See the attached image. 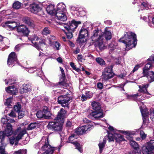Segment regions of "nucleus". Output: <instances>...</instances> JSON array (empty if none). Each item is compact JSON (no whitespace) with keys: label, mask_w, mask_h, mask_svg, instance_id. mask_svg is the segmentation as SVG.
<instances>
[{"label":"nucleus","mask_w":154,"mask_h":154,"mask_svg":"<svg viewBox=\"0 0 154 154\" xmlns=\"http://www.w3.org/2000/svg\"><path fill=\"white\" fill-rule=\"evenodd\" d=\"M5 137V135L4 134V132L3 131L0 132V142H1V143L0 144V145H5V147L6 146L5 144L3 142V140L4 139V138Z\"/></svg>","instance_id":"obj_37"},{"label":"nucleus","mask_w":154,"mask_h":154,"mask_svg":"<svg viewBox=\"0 0 154 154\" xmlns=\"http://www.w3.org/2000/svg\"><path fill=\"white\" fill-rule=\"evenodd\" d=\"M108 129L111 132L114 133V134H113L112 133H108V136H106L103 139V142L100 143L98 145L100 153H102L103 150L106 142V138H108L109 142L114 141V139L118 142H119L124 140V138L122 136L119 134H117L116 132V130L113 127L109 126Z\"/></svg>","instance_id":"obj_4"},{"label":"nucleus","mask_w":154,"mask_h":154,"mask_svg":"<svg viewBox=\"0 0 154 154\" xmlns=\"http://www.w3.org/2000/svg\"><path fill=\"white\" fill-rule=\"evenodd\" d=\"M17 25L18 24L16 22L8 21L6 22L2 26H3L8 27L10 29L13 30L15 27L17 28Z\"/></svg>","instance_id":"obj_18"},{"label":"nucleus","mask_w":154,"mask_h":154,"mask_svg":"<svg viewBox=\"0 0 154 154\" xmlns=\"http://www.w3.org/2000/svg\"><path fill=\"white\" fill-rule=\"evenodd\" d=\"M30 11L35 14L40 15L43 13L41 5L36 3L30 4L29 7Z\"/></svg>","instance_id":"obj_11"},{"label":"nucleus","mask_w":154,"mask_h":154,"mask_svg":"<svg viewBox=\"0 0 154 154\" xmlns=\"http://www.w3.org/2000/svg\"><path fill=\"white\" fill-rule=\"evenodd\" d=\"M96 62L100 65H103L105 63L104 60L101 58L98 57L96 59Z\"/></svg>","instance_id":"obj_45"},{"label":"nucleus","mask_w":154,"mask_h":154,"mask_svg":"<svg viewBox=\"0 0 154 154\" xmlns=\"http://www.w3.org/2000/svg\"><path fill=\"white\" fill-rule=\"evenodd\" d=\"M21 47L22 45L21 44H18L17 45L15 48V50L17 51H18L21 48Z\"/></svg>","instance_id":"obj_56"},{"label":"nucleus","mask_w":154,"mask_h":154,"mask_svg":"<svg viewBox=\"0 0 154 154\" xmlns=\"http://www.w3.org/2000/svg\"><path fill=\"white\" fill-rule=\"evenodd\" d=\"M5 136L8 137L10 136L12 134H13V132L12 130V126L10 124H8L7 125L6 128L4 131Z\"/></svg>","instance_id":"obj_24"},{"label":"nucleus","mask_w":154,"mask_h":154,"mask_svg":"<svg viewBox=\"0 0 154 154\" xmlns=\"http://www.w3.org/2000/svg\"><path fill=\"white\" fill-rule=\"evenodd\" d=\"M114 73L112 71V67L110 66L106 68L103 73L102 78L105 80H107L113 77Z\"/></svg>","instance_id":"obj_13"},{"label":"nucleus","mask_w":154,"mask_h":154,"mask_svg":"<svg viewBox=\"0 0 154 154\" xmlns=\"http://www.w3.org/2000/svg\"><path fill=\"white\" fill-rule=\"evenodd\" d=\"M56 10V13H66V6L63 3H60L57 4Z\"/></svg>","instance_id":"obj_21"},{"label":"nucleus","mask_w":154,"mask_h":154,"mask_svg":"<svg viewBox=\"0 0 154 154\" xmlns=\"http://www.w3.org/2000/svg\"><path fill=\"white\" fill-rule=\"evenodd\" d=\"M91 105L92 106L93 109L95 111L102 110L101 109L100 104L98 102L93 101L91 103Z\"/></svg>","instance_id":"obj_30"},{"label":"nucleus","mask_w":154,"mask_h":154,"mask_svg":"<svg viewBox=\"0 0 154 154\" xmlns=\"http://www.w3.org/2000/svg\"><path fill=\"white\" fill-rule=\"evenodd\" d=\"M81 23L80 21L77 22L75 20H72L63 25L64 28L67 32H66L64 30H63V31L65 33L68 39H70L72 37V32L76 28L78 25Z\"/></svg>","instance_id":"obj_7"},{"label":"nucleus","mask_w":154,"mask_h":154,"mask_svg":"<svg viewBox=\"0 0 154 154\" xmlns=\"http://www.w3.org/2000/svg\"><path fill=\"white\" fill-rule=\"evenodd\" d=\"M93 128L94 125L92 124L85 125L78 128L77 130V134H82L84 133H86L87 131H90Z\"/></svg>","instance_id":"obj_15"},{"label":"nucleus","mask_w":154,"mask_h":154,"mask_svg":"<svg viewBox=\"0 0 154 154\" xmlns=\"http://www.w3.org/2000/svg\"><path fill=\"white\" fill-rule=\"evenodd\" d=\"M46 10L48 14L51 15H54L56 14V10L53 4L48 5L46 8Z\"/></svg>","instance_id":"obj_19"},{"label":"nucleus","mask_w":154,"mask_h":154,"mask_svg":"<svg viewBox=\"0 0 154 154\" xmlns=\"http://www.w3.org/2000/svg\"><path fill=\"white\" fill-rule=\"evenodd\" d=\"M26 150L25 149H21L18 151H15L13 154H26Z\"/></svg>","instance_id":"obj_40"},{"label":"nucleus","mask_w":154,"mask_h":154,"mask_svg":"<svg viewBox=\"0 0 154 154\" xmlns=\"http://www.w3.org/2000/svg\"><path fill=\"white\" fill-rule=\"evenodd\" d=\"M39 39V38L35 35L32 36L30 38V39L33 44V46L38 50H39L40 49L39 47V45L37 44L35 41H38Z\"/></svg>","instance_id":"obj_23"},{"label":"nucleus","mask_w":154,"mask_h":154,"mask_svg":"<svg viewBox=\"0 0 154 154\" xmlns=\"http://www.w3.org/2000/svg\"><path fill=\"white\" fill-rule=\"evenodd\" d=\"M70 8L71 9L72 11L76 10L77 9V8L76 7L73 6H70Z\"/></svg>","instance_id":"obj_64"},{"label":"nucleus","mask_w":154,"mask_h":154,"mask_svg":"<svg viewBox=\"0 0 154 154\" xmlns=\"http://www.w3.org/2000/svg\"><path fill=\"white\" fill-rule=\"evenodd\" d=\"M17 56L14 52H11L9 55L8 60V64L10 66H13L15 63H17Z\"/></svg>","instance_id":"obj_17"},{"label":"nucleus","mask_w":154,"mask_h":154,"mask_svg":"<svg viewBox=\"0 0 154 154\" xmlns=\"http://www.w3.org/2000/svg\"><path fill=\"white\" fill-rule=\"evenodd\" d=\"M10 121V120H8V119H7V117L6 116H5V118H2L1 119V122L2 123H3L4 124H7V125L8 124H9L8 122V121Z\"/></svg>","instance_id":"obj_47"},{"label":"nucleus","mask_w":154,"mask_h":154,"mask_svg":"<svg viewBox=\"0 0 154 154\" xmlns=\"http://www.w3.org/2000/svg\"><path fill=\"white\" fill-rule=\"evenodd\" d=\"M121 133L123 134L126 136V138L129 140L131 145L134 149H137L138 147V145L137 143L131 137V135L134 134L132 132L129 131H120Z\"/></svg>","instance_id":"obj_12"},{"label":"nucleus","mask_w":154,"mask_h":154,"mask_svg":"<svg viewBox=\"0 0 154 154\" xmlns=\"http://www.w3.org/2000/svg\"><path fill=\"white\" fill-rule=\"evenodd\" d=\"M32 4L30 3V2L29 0H26V1H25L23 4L25 6L28 5H29V6L30 4Z\"/></svg>","instance_id":"obj_57"},{"label":"nucleus","mask_w":154,"mask_h":154,"mask_svg":"<svg viewBox=\"0 0 154 154\" xmlns=\"http://www.w3.org/2000/svg\"><path fill=\"white\" fill-rule=\"evenodd\" d=\"M66 112L61 109L58 112L55 121L50 122L47 126V128L52 131H60L62 129V126L65 117Z\"/></svg>","instance_id":"obj_3"},{"label":"nucleus","mask_w":154,"mask_h":154,"mask_svg":"<svg viewBox=\"0 0 154 154\" xmlns=\"http://www.w3.org/2000/svg\"><path fill=\"white\" fill-rule=\"evenodd\" d=\"M97 86L98 89H101L103 88V84L99 82L97 83Z\"/></svg>","instance_id":"obj_54"},{"label":"nucleus","mask_w":154,"mask_h":154,"mask_svg":"<svg viewBox=\"0 0 154 154\" xmlns=\"http://www.w3.org/2000/svg\"><path fill=\"white\" fill-rule=\"evenodd\" d=\"M66 125L67 127H70L72 125V123L70 121H67L66 123Z\"/></svg>","instance_id":"obj_63"},{"label":"nucleus","mask_w":154,"mask_h":154,"mask_svg":"<svg viewBox=\"0 0 154 154\" xmlns=\"http://www.w3.org/2000/svg\"><path fill=\"white\" fill-rule=\"evenodd\" d=\"M26 128L23 126L18 127L13 132L14 136L9 138L10 143L13 145L15 142L22 139L24 135L27 133Z\"/></svg>","instance_id":"obj_6"},{"label":"nucleus","mask_w":154,"mask_h":154,"mask_svg":"<svg viewBox=\"0 0 154 154\" xmlns=\"http://www.w3.org/2000/svg\"><path fill=\"white\" fill-rule=\"evenodd\" d=\"M5 84L7 85H10L14 84L15 80L14 79H9L8 80H5Z\"/></svg>","instance_id":"obj_49"},{"label":"nucleus","mask_w":154,"mask_h":154,"mask_svg":"<svg viewBox=\"0 0 154 154\" xmlns=\"http://www.w3.org/2000/svg\"><path fill=\"white\" fill-rule=\"evenodd\" d=\"M85 95L88 98H90L92 97L93 96L92 94L90 91H87L85 93Z\"/></svg>","instance_id":"obj_51"},{"label":"nucleus","mask_w":154,"mask_h":154,"mask_svg":"<svg viewBox=\"0 0 154 154\" xmlns=\"http://www.w3.org/2000/svg\"><path fill=\"white\" fill-rule=\"evenodd\" d=\"M46 40L45 39H43L41 40V41L39 42V45H40V49H41V47H46L47 46L46 44Z\"/></svg>","instance_id":"obj_36"},{"label":"nucleus","mask_w":154,"mask_h":154,"mask_svg":"<svg viewBox=\"0 0 154 154\" xmlns=\"http://www.w3.org/2000/svg\"><path fill=\"white\" fill-rule=\"evenodd\" d=\"M9 116L13 117H15L16 116L15 113L13 111H12L9 114Z\"/></svg>","instance_id":"obj_58"},{"label":"nucleus","mask_w":154,"mask_h":154,"mask_svg":"<svg viewBox=\"0 0 154 154\" xmlns=\"http://www.w3.org/2000/svg\"><path fill=\"white\" fill-rule=\"evenodd\" d=\"M149 60H150L152 62L154 63V56H151L149 58Z\"/></svg>","instance_id":"obj_61"},{"label":"nucleus","mask_w":154,"mask_h":154,"mask_svg":"<svg viewBox=\"0 0 154 154\" xmlns=\"http://www.w3.org/2000/svg\"><path fill=\"white\" fill-rule=\"evenodd\" d=\"M150 118L152 121H154V110L150 114Z\"/></svg>","instance_id":"obj_60"},{"label":"nucleus","mask_w":154,"mask_h":154,"mask_svg":"<svg viewBox=\"0 0 154 154\" xmlns=\"http://www.w3.org/2000/svg\"><path fill=\"white\" fill-rule=\"evenodd\" d=\"M109 29V28L106 27L103 34L100 35L99 36L98 31L94 30L93 32V35L91 38L93 41L95 42V46L98 48L100 50L105 48V47L103 44L104 38L106 40H109L112 38V33Z\"/></svg>","instance_id":"obj_2"},{"label":"nucleus","mask_w":154,"mask_h":154,"mask_svg":"<svg viewBox=\"0 0 154 154\" xmlns=\"http://www.w3.org/2000/svg\"><path fill=\"white\" fill-rule=\"evenodd\" d=\"M140 6L141 10H143L145 9H147L149 8V6L148 5L147 3L143 2L140 4V5L139 6Z\"/></svg>","instance_id":"obj_38"},{"label":"nucleus","mask_w":154,"mask_h":154,"mask_svg":"<svg viewBox=\"0 0 154 154\" xmlns=\"http://www.w3.org/2000/svg\"><path fill=\"white\" fill-rule=\"evenodd\" d=\"M12 97H11L7 98L5 103V105L8 106H10L12 101Z\"/></svg>","instance_id":"obj_46"},{"label":"nucleus","mask_w":154,"mask_h":154,"mask_svg":"<svg viewBox=\"0 0 154 154\" xmlns=\"http://www.w3.org/2000/svg\"><path fill=\"white\" fill-rule=\"evenodd\" d=\"M65 85V83L64 82L62 81L61 82H59L58 83V84H56V85H55L53 83L51 84V87H54V86H56V87H60L61 86H64Z\"/></svg>","instance_id":"obj_39"},{"label":"nucleus","mask_w":154,"mask_h":154,"mask_svg":"<svg viewBox=\"0 0 154 154\" xmlns=\"http://www.w3.org/2000/svg\"><path fill=\"white\" fill-rule=\"evenodd\" d=\"M35 69H34L33 68H31L27 69V71H28V72L30 73H32L35 70Z\"/></svg>","instance_id":"obj_55"},{"label":"nucleus","mask_w":154,"mask_h":154,"mask_svg":"<svg viewBox=\"0 0 154 154\" xmlns=\"http://www.w3.org/2000/svg\"><path fill=\"white\" fill-rule=\"evenodd\" d=\"M66 13H56L55 15L58 19L62 21H65L67 20Z\"/></svg>","instance_id":"obj_28"},{"label":"nucleus","mask_w":154,"mask_h":154,"mask_svg":"<svg viewBox=\"0 0 154 154\" xmlns=\"http://www.w3.org/2000/svg\"><path fill=\"white\" fill-rule=\"evenodd\" d=\"M91 115L95 119H98L103 116L102 110L94 111L91 113Z\"/></svg>","instance_id":"obj_26"},{"label":"nucleus","mask_w":154,"mask_h":154,"mask_svg":"<svg viewBox=\"0 0 154 154\" xmlns=\"http://www.w3.org/2000/svg\"><path fill=\"white\" fill-rule=\"evenodd\" d=\"M117 44L114 41L112 42L108 46V48L109 50V53L111 54L114 50H115L116 51H117Z\"/></svg>","instance_id":"obj_27"},{"label":"nucleus","mask_w":154,"mask_h":154,"mask_svg":"<svg viewBox=\"0 0 154 154\" xmlns=\"http://www.w3.org/2000/svg\"><path fill=\"white\" fill-rule=\"evenodd\" d=\"M17 30L18 32L22 33L24 36L27 37L30 31L27 26L23 24L17 25Z\"/></svg>","instance_id":"obj_14"},{"label":"nucleus","mask_w":154,"mask_h":154,"mask_svg":"<svg viewBox=\"0 0 154 154\" xmlns=\"http://www.w3.org/2000/svg\"><path fill=\"white\" fill-rule=\"evenodd\" d=\"M88 35V31L85 29L82 28L80 31L79 38L82 39L84 38Z\"/></svg>","instance_id":"obj_29"},{"label":"nucleus","mask_w":154,"mask_h":154,"mask_svg":"<svg viewBox=\"0 0 154 154\" xmlns=\"http://www.w3.org/2000/svg\"><path fill=\"white\" fill-rule=\"evenodd\" d=\"M77 135L72 134L68 138L69 141V143H72V141L75 139H77Z\"/></svg>","instance_id":"obj_41"},{"label":"nucleus","mask_w":154,"mask_h":154,"mask_svg":"<svg viewBox=\"0 0 154 154\" xmlns=\"http://www.w3.org/2000/svg\"><path fill=\"white\" fill-rule=\"evenodd\" d=\"M76 149L80 152L82 153L83 152L82 146L80 144L77 142H73L72 143Z\"/></svg>","instance_id":"obj_32"},{"label":"nucleus","mask_w":154,"mask_h":154,"mask_svg":"<svg viewBox=\"0 0 154 154\" xmlns=\"http://www.w3.org/2000/svg\"><path fill=\"white\" fill-rule=\"evenodd\" d=\"M18 113V117L19 119L22 118L24 115V112L22 111H20Z\"/></svg>","instance_id":"obj_53"},{"label":"nucleus","mask_w":154,"mask_h":154,"mask_svg":"<svg viewBox=\"0 0 154 154\" xmlns=\"http://www.w3.org/2000/svg\"><path fill=\"white\" fill-rule=\"evenodd\" d=\"M11 13V11L10 10H4L2 12H0V21L2 20V18L3 16L5 15H10Z\"/></svg>","instance_id":"obj_34"},{"label":"nucleus","mask_w":154,"mask_h":154,"mask_svg":"<svg viewBox=\"0 0 154 154\" xmlns=\"http://www.w3.org/2000/svg\"><path fill=\"white\" fill-rule=\"evenodd\" d=\"M55 39V37L54 36H52L51 37V39H50L49 40V43L50 45H51L54 44V46L56 48V49H57V50H59V48L60 46V44L58 42L56 41H54L52 40V39L54 40Z\"/></svg>","instance_id":"obj_31"},{"label":"nucleus","mask_w":154,"mask_h":154,"mask_svg":"<svg viewBox=\"0 0 154 154\" xmlns=\"http://www.w3.org/2000/svg\"><path fill=\"white\" fill-rule=\"evenodd\" d=\"M30 87L29 85H23V87L21 89L20 93H26L31 91Z\"/></svg>","instance_id":"obj_33"},{"label":"nucleus","mask_w":154,"mask_h":154,"mask_svg":"<svg viewBox=\"0 0 154 154\" xmlns=\"http://www.w3.org/2000/svg\"><path fill=\"white\" fill-rule=\"evenodd\" d=\"M140 66L139 65H136L134 68L133 70L132 71V72H133V73L135 72V71H137L138 70V68H139Z\"/></svg>","instance_id":"obj_59"},{"label":"nucleus","mask_w":154,"mask_h":154,"mask_svg":"<svg viewBox=\"0 0 154 154\" xmlns=\"http://www.w3.org/2000/svg\"><path fill=\"white\" fill-rule=\"evenodd\" d=\"M6 91L9 93L16 95L18 92L17 89L14 85L9 86L5 88Z\"/></svg>","instance_id":"obj_25"},{"label":"nucleus","mask_w":154,"mask_h":154,"mask_svg":"<svg viewBox=\"0 0 154 154\" xmlns=\"http://www.w3.org/2000/svg\"><path fill=\"white\" fill-rule=\"evenodd\" d=\"M0 154H8L5 150V146L0 145Z\"/></svg>","instance_id":"obj_42"},{"label":"nucleus","mask_w":154,"mask_h":154,"mask_svg":"<svg viewBox=\"0 0 154 154\" xmlns=\"http://www.w3.org/2000/svg\"><path fill=\"white\" fill-rule=\"evenodd\" d=\"M148 62L145 65L143 69V76L146 77L148 80V81L151 82L154 81V72L151 71H148L152 68V63L150 60H148Z\"/></svg>","instance_id":"obj_8"},{"label":"nucleus","mask_w":154,"mask_h":154,"mask_svg":"<svg viewBox=\"0 0 154 154\" xmlns=\"http://www.w3.org/2000/svg\"><path fill=\"white\" fill-rule=\"evenodd\" d=\"M50 30L49 28L48 27H46L43 29L42 33L43 35H47L50 34Z\"/></svg>","instance_id":"obj_43"},{"label":"nucleus","mask_w":154,"mask_h":154,"mask_svg":"<svg viewBox=\"0 0 154 154\" xmlns=\"http://www.w3.org/2000/svg\"><path fill=\"white\" fill-rule=\"evenodd\" d=\"M50 113L46 109H44L43 111L41 110L37 112L36 116L38 118H41L43 117H45L49 116Z\"/></svg>","instance_id":"obj_20"},{"label":"nucleus","mask_w":154,"mask_h":154,"mask_svg":"<svg viewBox=\"0 0 154 154\" xmlns=\"http://www.w3.org/2000/svg\"><path fill=\"white\" fill-rule=\"evenodd\" d=\"M38 127V124L36 122L30 123L27 128H26L27 130H31L36 127Z\"/></svg>","instance_id":"obj_35"},{"label":"nucleus","mask_w":154,"mask_h":154,"mask_svg":"<svg viewBox=\"0 0 154 154\" xmlns=\"http://www.w3.org/2000/svg\"><path fill=\"white\" fill-rule=\"evenodd\" d=\"M54 150V148L49 145L48 138H47L45 140V145L42 147L41 149L39 151L38 154H52Z\"/></svg>","instance_id":"obj_9"},{"label":"nucleus","mask_w":154,"mask_h":154,"mask_svg":"<svg viewBox=\"0 0 154 154\" xmlns=\"http://www.w3.org/2000/svg\"><path fill=\"white\" fill-rule=\"evenodd\" d=\"M81 98H82V100L85 101V100H86L88 98L86 97V96L85 95H84V94H82L81 97Z\"/></svg>","instance_id":"obj_62"},{"label":"nucleus","mask_w":154,"mask_h":154,"mask_svg":"<svg viewBox=\"0 0 154 154\" xmlns=\"http://www.w3.org/2000/svg\"><path fill=\"white\" fill-rule=\"evenodd\" d=\"M154 151V140H151L147 143V146H144L142 148L143 154H152Z\"/></svg>","instance_id":"obj_10"},{"label":"nucleus","mask_w":154,"mask_h":154,"mask_svg":"<svg viewBox=\"0 0 154 154\" xmlns=\"http://www.w3.org/2000/svg\"><path fill=\"white\" fill-rule=\"evenodd\" d=\"M70 65L74 70L77 71V72H79L80 71V69L78 68H76L74 65V64L73 63H70Z\"/></svg>","instance_id":"obj_50"},{"label":"nucleus","mask_w":154,"mask_h":154,"mask_svg":"<svg viewBox=\"0 0 154 154\" xmlns=\"http://www.w3.org/2000/svg\"><path fill=\"white\" fill-rule=\"evenodd\" d=\"M69 100L70 98L68 97L62 95L58 97V102L59 104H61L63 106L67 107Z\"/></svg>","instance_id":"obj_16"},{"label":"nucleus","mask_w":154,"mask_h":154,"mask_svg":"<svg viewBox=\"0 0 154 154\" xmlns=\"http://www.w3.org/2000/svg\"><path fill=\"white\" fill-rule=\"evenodd\" d=\"M136 35L132 32H125L124 36L121 38L119 41L124 43L126 50H128L135 47L137 44Z\"/></svg>","instance_id":"obj_5"},{"label":"nucleus","mask_w":154,"mask_h":154,"mask_svg":"<svg viewBox=\"0 0 154 154\" xmlns=\"http://www.w3.org/2000/svg\"><path fill=\"white\" fill-rule=\"evenodd\" d=\"M148 87V85H139V89L138 91L142 94H141L140 93H137L134 95L128 96V98L133 99L136 101L138 105L140 106V111L143 117V124L146 123V119L147 116L148 115V113L146 112L147 109L144 108L143 103L141 102L140 100H144L145 99L150 97V94L147 91V88Z\"/></svg>","instance_id":"obj_1"},{"label":"nucleus","mask_w":154,"mask_h":154,"mask_svg":"<svg viewBox=\"0 0 154 154\" xmlns=\"http://www.w3.org/2000/svg\"><path fill=\"white\" fill-rule=\"evenodd\" d=\"M21 3L19 2H17L13 4V7L16 9H18L21 7Z\"/></svg>","instance_id":"obj_44"},{"label":"nucleus","mask_w":154,"mask_h":154,"mask_svg":"<svg viewBox=\"0 0 154 154\" xmlns=\"http://www.w3.org/2000/svg\"><path fill=\"white\" fill-rule=\"evenodd\" d=\"M23 21L24 23L32 28H33L35 26L34 21L28 17H24L23 19Z\"/></svg>","instance_id":"obj_22"},{"label":"nucleus","mask_w":154,"mask_h":154,"mask_svg":"<svg viewBox=\"0 0 154 154\" xmlns=\"http://www.w3.org/2000/svg\"><path fill=\"white\" fill-rule=\"evenodd\" d=\"M14 110L17 112H18L20 111L21 106L19 104L15 105L14 106Z\"/></svg>","instance_id":"obj_48"},{"label":"nucleus","mask_w":154,"mask_h":154,"mask_svg":"<svg viewBox=\"0 0 154 154\" xmlns=\"http://www.w3.org/2000/svg\"><path fill=\"white\" fill-rule=\"evenodd\" d=\"M140 137L142 139H144L146 137V134L142 131H140Z\"/></svg>","instance_id":"obj_52"}]
</instances>
